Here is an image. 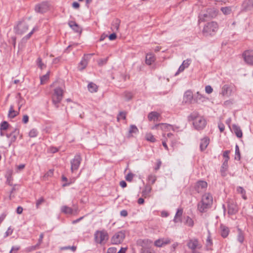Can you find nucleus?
<instances>
[{"label": "nucleus", "instance_id": "nucleus-1", "mask_svg": "<svg viewBox=\"0 0 253 253\" xmlns=\"http://www.w3.org/2000/svg\"><path fill=\"white\" fill-rule=\"evenodd\" d=\"M189 122L193 121V125L197 130L203 129L206 126V121L197 111H193L187 117Z\"/></svg>", "mask_w": 253, "mask_h": 253}, {"label": "nucleus", "instance_id": "nucleus-2", "mask_svg": "<svg viewBox=\"0 0 253 253\" xmlns=\"http://www.w3.org/2000/svg\"><path fill=\"white\" fill-rule=\"evenodd\" d=\"M212 196L210 193L205 194L202 197L201 202L198 205L199 211L203 212L206 211L212 203Z\"/></svg>", "mask_w": 253, "mask_h": 253}, {"label": "nucleus", "instance_id": "nucleus-3", "mask_svg": "<svg viewBox=\"0 0 253 253\" xmlns=\"http://www.w3.org/2000/svg\"><path fill=\"white\" fill-rule=\"evenodd\" d=\"M63 89L60 87H56L52 95V101L56 108H58L59 104L63 98Z\"/></svg>", "mask_w": 253, "mask_h": 253}, {"label": "nucleus", "instance_id": "nucleus-4", "mask_svg": "<svg viewBox=\"0 0 253 253\" xmlns=\"http://www.w3.org/2000/svg\"><path fill=\"white\" fill-rule=\"evenodd\" d=\"M109 238L108 234L105 230L96 231L94 233L95 242L99 244H105Z\"/></svg>", "mask_w": 253, "mask_h": 253}, {"label": "nucleus", "instance_id": "nucleus-5", "mask_svg": "<svg viewBox=\"0 0 253 253\" xmlns=\"http://www.w3.org/2000/svg\"><path fill=\"white\" fill-rule=\"evenodd\" d=\"M218 29L216 22L212 21L208 23L204 27L203 32L206 36L214 35Z\"/></svg>", "mask_w": 253, "mask_h": 253}, {"label": "nucleus", "instance_id": "nucleus-6", "mask_svg": "<svg viewBox=\"0 0 253 253\" xmlns=\"http://www.w3.org/2000/svg\"><path fill=\"white\" fill-rule=\"evenodd\" d=\"M126 237L124 231H120L116 233L111 238V242L112 244L118 245L122 243Z\"/></svg>", "mask_w": 253, "mask_h": 253}, {"label": "nucleus", "instance_id": "nucleus-7", "mask_svg": "<svg viewBox=\"0 0 253 253\" xmlns=\"http://www.w3.org/2000/svg\"><path fill=\"white\" fill-rule=\"evenodd\" d=\"M29 25L24 21H20L16 27H14L15 33L22 35L25 34L28 30Z\"/></svg>", "mask_w": 253, "mask_h": 253}, {"label": "nucleus", "instance_id": "nucleus-8", "mask_svg": "<svg viewBox=\"0 0 253 253\" xmlns=\"http://www.w3.org/2000/svg\"><path fill=\"white\" fill-rule=\"evenodd\" d=\"M82 158L79 154H77L73 159L71 161V170L72 172L77 170L81 164Z\"/></svg>", "mask_w": 253, "mask_h": 253}, {"label": "nucleus", "instance_id": "nucleus-9", "mask_svg": "<svg viewBox=\"0 0 253 253\" xmlns=\"http://www.w3.org/2000/svg\"><path fill=\"white\" fill-rule=\"evenodd\" d=\"M152 129L161 128L162 130L166 131L172 130H175V128L173 126L168 124H159L152 126L151 128Z\"/></svg>", "mask_w": 253, "mask_h": 253}, {"label": "nucleus", "instance_id": "nucleus-10", "mask_svg": "<svg viewBox=\"0 0 253 253\" xmlns=\"http://www.w3.org/2000/svg\"><path fill=\"white\" fill-rule=\"evenodd\" d=\"M93 54L84 55L82 60L80 62L78 66V69L80 71L84 70L87 66L88 64V60H89V57L92 55Z\"/></svg>", "mask_w": 253, "mask_h": 253}, {"label": "nucleus", "instance_id": "nucleus-11", "mask_svg": "<svg viewBox=\"0 0 253 253\" xmlns=\"http://www.w3.org/2000/svg\"><path fill=\"white\" fill-rule=\"evenodd\" d=\"M244 61L249 65H253V53L249 51H246L243 54Z\"/></svg>", "mask_w": 253, "mask_h": 253}, {"label": "nucleus", "instance_id": "nucleus-12", "mask_svg": "<svg viewBox=\"0 0 253 253\" xmlns=\"http://www.w3.org/2000/svg\"><path fill=\"white\" fill-rule=\"evenodd\" d=\"M19 129L15 128L14 130H12L10 133L6 134V137L10 139V143L9 144V145H10V144L14 142L16 140L18 135H19Z\"/></svg>", "mask_w": 253, "mask_h": 253}, {"label": "nucleus", "instance_id": "nucleus-13", "mask_svg": "<svg viewBox=\"0 0 253 253\" xmlns=\"http://www.w3.org/2000/svg\"><path fill=\"white\" fill-rule=\"evenodd\" d=\"M48 9V4L47 2H44L37 4L35 6V11L39 13L45 12Z\"/></svg>", "mask_w": 253, "mask_h": 253}, {"label": "nucleus", "instance_id": "nucleus-14", "mask_svg": "<svg viewBox=\"0 0 253 253\" xmlns=\"http://www.w3.org/2000/svg\"><path fill=\"white\" fill-rule=\"evenodd\" d=\"M207 183L205 181L200 180L198 181L195 186V190L198 192L205 191L207 187Z\"/></svg>", "mask_w": 253, "mask_h": 253}, {"label": "nucleus", "instance_id": "nucleus-15", "mask_svg": "<svg viewBox=\"0 0 253 253\" xmlns=\"http://www.w3.org/2000/svg\"><path fill=\"white\" fill-rule=\"evenodd\" d=\"M170 242V239L168 238H161L155 241L154 245L157 247H162L164 245L169 244Z\"/></svg>", "mask_w": 253, "mask_h": 253}, {"label": "nucleus", "instance_id": "nucleus-16", "mask_svg": "<svg viewBox=\"0 0 253 253\" xmlns=\"http://www.w3.org/2000/svg\"><path fill=\"white\" fill-rule=\"evenodd\" d=\"M194 101V96L190 90L186 91L183 96V102L185 103H191Z\"/></svg>", "mask_w": 253, "mask_h": 253}, {"label": "nucleus", "instance_id": "nucleus-17", "mask_svg": "<svg viewBox=\"0 0 253 253\" xmlns=\"http://www.w3.org/2000/svg\"><path fill=\"white\" fill-rule=\"evenodd\" d=\"M253 7V0H245L242 4V8L243 11L251 10Z\"/></svg>", "mask_w": 253, "mask_h": 253}, {"label": "nucleus", "instance_id": "nucleus-18", "mask_svg": "<svg viewBox=\"0 0 253 253\" xmlns=\"http://www.w3.org/2000/svg\"><path fill=\"white\" fill-rule=\"evenodd\" d=\"M211 19L210 16H209V12L207 10H204L202 11L199 15V21L204 22Z\"/></svg>", "mask_w": 253, "mask_h": 253}, {"label": "nucleus", "instance_id": "nucleus-19", "mask_svg": "<svg viewBox=\"0 0 253 253\" xmlns=\"http://www.w3.org/2000/svg\"><path fill=\"white\" fill-rule=\"evenodd\" d=\"M232 92V89L231 86L228 84L224 85L222 88L220 94L222 96H229L231 95Z\"/></svg>", "mask_w": 253, "mask_h": 253}, {"label": "nucleus", "instance_id": "nucleus-20", "mask_svg": "<svg viewBox=\"0 0 253 253\" xmlns=\"http://www.w3.org/2000/svg\"><path fill=\"white\" fill-rule=\"evenodd\" d=\"M229 214H234L238 211V207L233 202H229L228 205Z\"/></svg>", "mask_w": 253, "mask_h": 253}, {"label": "nucleus", "instance_id": "nucleus-21", "mask_svg": "<svg viewBox=\"0 0 253 253\" xmlns=\"http://www.w3.org/2000/svg\"><path fill=\"white\" fill-rule=\"evenodd\" d=\"M191 60L190 59H187L183 61L182 64L179 67L178 71L175 73V76L177 75L179 72H181L184 70L185 68L189 67L191 64Z\"/></svg>", "mask_w": 253, "mask_h": 253}, {"label": "nucleus", "instance_id": "nucleus-22", "mask_svg": "<svg viewBox=\"0 0 253 253\" xmlns=\"http://www.w3.org/2000/svg\"><path fill=\"white\" fill-rule=\"evenodd\" d=\"M210 142V139L208 137H205L201 140L200 149L202 151L205 150L208 146Z\"/></svg>", "mask_w": 253, "mask_h": 253}, {"label": "nucleus", "instance_id": "nucleus-23", "mask_svg": "<svg viewBox=\"0 0 253 253\" xmlns=\"http://www.w3.org/2000/svg\"><path fill=\"white\" fill-rule=\"evenodd\" d=\"M188 248L192 250H195L198 247V241L196 239L190 240L188 244Z\"/></svg>", "mask_w": 253, "mask_h": 253}, {"label": "nucleus", "instance_id": "nucleus-24", "mask_svg": "<svg viewBox=\"0 0 253 253\" xmlns=\"http://www.w3.org/2000/svg\"><path fill=\"white\" fill-rule=\"evenodd\" d=\"M38 30H39L38 27L35 26L30 32H29L26 36H25L22 39L21 42H24V43L26 42L27 41V40H29L31 38L32 35L33 34V33L34 32L38 31Z\"/></svg>", "mask_w": 253, "mask_h": 253}, {"label": "nucleus", "instance_id": "nucleus-25", "mask_svg": "<svg viewBox=\"0 0 253 253\" xmlns=\"http://www.w3.org/2000/svg\"><path fill=\"white\" fill-rule=\"evenodd\" d=\"M69 26L76 32L81 33L82 29L81 27L74 21H71L69 22Z\"/></svg>", "mask_w": 253, "mask_h": 253}, {"label": "nucleus", "instance_id": "nucleus-26", "mask_svg": "<svg viewBox=\"0 0 253 253\" xmlns=\"http://www.w3.org/2000/svg\"><path fill=\"white\" fill-rule=\"evenodd\" d=\"M155 59L156 58L154 55L152 53H148L146 55L145 62L148 65H150L153 63H154L155 61Z\"/></svg>", "mask_w": 253, "mask_h": 253}, {"label": "nucleus", "instance_id": "nucleus-27", "mask_svg": "<svg viewBox=\"0 0 253 253\" xmlns=\"http://www.w3.org/2000/svg\"><path fill=\"white\" fill-rule=\"evenodd\" d=\"M159 117L160 114L156 112H151L148 115V120L150 121H157Z\"/></svg>", "mask_w": 253, "mask_h": 253}, {"label": "nucleus", "instance_id": "nucleus-28", "mask_svg": "<svg viewBox=\"0 0 253 253\" xmlns=\"http://www.w3.org/2000/svg\"><path fill=\"white\" fill-rule=\"evenodd\" d=\"M207 10L209 12V16L211 18L216 17L218 14V10L214 7L208 8Z\"/></svg>", "mask_w": 253, "mask_h": 253}, {"label": "nucleus", "instance_id": "nucleus-29", "mask_svg": "<svg viewBox=\"0 0 253 253\" xmlns=\"http://www.w3.org/2000/svg\"><path fill=\"white\" fill-rule=\"evenodd\" d=\"M121 21L118 19H115L113 20L112 24V30L113 32H117L118 31L119 29L120 24Z\"/></svg>", "mask_w": 253, "mask_h": 253}, {"label": "nucleus", "instance_id": "nucleus-30", "mask_svg": "<svg viewBox=\"0 0 253 253\" xmlns=\"http://www.w3.org/2000/svg\"><path fill=\"white\" fill-rule=\"evenodd\" d=\"M232 129L234 132L235 133L236 135L239 137L241 138L242 137L243 133L242 131L239 126L236 125H233L232 126Z\"/></svg>", "mask_w": 253, "mask_h": 253}, {"label": "nucleus", "instance_id": "nucleus-31", "mask_svg": "<svg viewBox=\"0 0 253 253\" xmlns=\"http://www.w3.org/2000/svg\"><path fill=\"white\" fill-rule=\"evenodd\" d=\"M139 243L141 244L142 248L148 249L152 244V241L149 239L140 240Z\"/></svg>", "mask_w": 253, "mask_h": 253}, {"label": "nucleus", "instance_id": "nucleus-32", "mask_svg": "<svg viewBox=\"0 0 253 253\" xmlns=\"http://www.w3.org/2000/svg\"><path fill=\"white\" fill-rule=\"evenodd\" d=\"M205 97L203 95L197 92L194 96V101L196 103L203 102L205 100Z\"/></svg>", "mask_w": 253, "mask_h": 253}, {"label": "nucleus", "instance_id": "nucleus-33", "mask_svg": "<svg viewBox=\"0 0 253 253\" xmlns=\"http://www.w3.org/2000/svg\"><path fill=\"white\" fill-rule=\"evenodd\" d=\"M183 210L181 209H178L175 215L173 221L174 222H177L178 221H181V217L182 215Z\"/></svg>", "mask_w": 253, "mask_h": 253}, {"label": "nucleus", "instance_id": "nucleus-34", "mask_svg": "<svg viewBox=\"0 0 253 253\" xmlns=\"http://www.w3.org/2000/svg\"><path fill=\"white\" fill-rule=\"evenodd\" d=\"M88 89L90 92H95L97 90V86L93 83H90L87 85Z\"/></svg>", "mask_w": 253, "mask_h": 253}, {"label": "nucleus", "instance_id": "nucleus-35", "mask_svg": "<svg viewBox=\"0 0 253 253\" xmlns=\"http://www.w3.org/2000/svg\"><path fill=\"white\" fill-rule=\"evenodd\" d=\"M61 211L62 212L65 214H72L73 211L71 208L66 206H62L61 208Z\"/></svg>", "mask_w": 253, "mask_h": 253}, {"label": "nucleus", "instance_id": "nucleus-36", "mask_svg": "<svg viewBox=\"0 0 253 253\" xmlns=\"http://www.w3.org/2000/svg\"><path fill=\"white\" fill-rule=\"evenodd\" d=\"M229 233V229L224 226H221V235L223 238H226Z\"/></svg>", "mask_w": 253, "mask_h": 253}, {"label": "nucleus", "instance_id": "nucleus-37", "mask_svg": "<svg viewBox=\"0 0 253 253\" xmlns=\"http://www.w3.org/2000/svg\"><path fill=\"white\" fill-rule=\"evenodd\" d=\"M237 191L238 193H240L242 195V197L244 200L247 199V196L246 195V191L242 187H241V186L237 187Z\"/></svg>", "mask_w": 253, "mask_h": 253}, {"label": "nucleus", "instance_id": "nucleus-38", "mask_svg": "<svg viewBox=\"0 0 253 253\" xmlns=\"http://www.w3.org/2000/svg\"><path fill=\"white\" fill-rule=\"evenodd\" d=\"M220 10L224 15H229L232 11L231 7L230 6L222 7Z\"/></svg>", "mask_w": 253, "mask_h": 253}, {"label": "nucleus", "instance_id": "nucleus-39", "mask_svg": "<svg viewBox=\"0 0 253 253\" xmlns=\"http://www.w3.org/2000/svg\"><path fill=\"white\" fill-rule=\"evenodd\" d=\"M17 114L18 113L14 111L13 106L11 105L9 108L8 117L11 118H13L16 116Z\"/></svg>", "mask_w": 253, "mask_h": 253}, {"label": "nucleus", "instance_id": "nucleus-40", "mask_svg": "<svg viewBox=\"0 0 253 253\" xmlns=\"http://www.w3.org/2000/svg\"><path fill=\"white\" fill-rule=\"evenodd\" d=\"M238 235L237 237L238 241L240 243H242L244 240V236L241 229H238Z\"/></svg>", "mask_w": 253, "mask_h": 253}, {"label": "nucleus", "instance_id": "nucleus-41", "mask_svg": "<svg viewBox=\"0 0 253 253\" xmlns=\"http://www.w3.org/2000/svg\"><path fill=\"white\" fill-rule=\"evenodd\" d=\"M49 76V72H47L45 75L42 76L40 78L41 84H44L45 82L48 80Z\"/></svg>", "mask_w": 253, "mask_h": 253}, {"label": "nucleus", "instance_id": "nucleus-42", "mask_svg": "<svg viewBox=\"0 0 253 253\" xmlns=\"http://www.w3.org/2000/svg\"><path fill=\"white\" fill-rule=\"evenodd\" d=\"M185 224L190 227H192L194 225V221L190 217L187 216L186 218Z\"/></svg>", "mask_w": 253, "mask_h": 253}, {"label": "nucleus", "instance_id": "nucleus-43", "mask_svg": "<svg viewBox=\"0 0 253 253\" xmlns=\"http://www.w3.org/2000/svg\"><path fill=\"white\" fill-rule=\"evenodd\" d=\"M138 129L135 125H131L130 126V128L129 130V133L130 134L136 133L137 132H138Z\"/></svg>", "mask_w": 253, "mask_h": 253}, {"label": "nucleus", "instance_id": "nucleus-44", "mask_svg": "<svg viewBox=\"0 0 253 253\" xmlns=\"http://www.w3.org/2000/svg\"><path fill=\"white\" fill-rule=\"evenodd\" d=\"M38 133V132L37 130L35 128H33L30 131L29 133V136L30 137H35L37 136Z\"/></svg>", "mask_w": 253, "mask_h": 253}, {"label": "nucleus", "instance_id": "nucleus-45", "mask_svg": "<svg viewBox=\"0 0 253 253\" xmlns=\"http://www.w3.org/2000/svg\"><path fill=\"white\" fill-rule=\"evenodd\" d=\"M8 126H9V125L7 122H6V121L2 122L0 124V130L2 131L3 130L7 129L8 127Z\"/></svg>", "mask_w": 253, "mask_h": 253}, {"label": "nucleus", "instance_id": "nucleus-46", "mask_svg": "<svg viewBox=\"0 0 253 253\" xmlns=\"http://www.w3.org/2000/svg\"><path fill=\"white\" fill-rule=\"evenodd\" d=\"M37 64L38 67L40 68L41 69H43L45 67V65L43 63H42V59L40 57L37 59Z\"/></svg>", "mask_w": 253, "mask_h": 253}, {"label": "nucleus", "instance_id": "nucleus-47", "mask_svg": "<svg viewBox=\"0 0 253 253\" xmlns=\"http://www.w3.org/2000/svg\"><path fill=\"white\" fill-rule=\"evenodd\" d=\"M228 161H227V160H225L223 163L221 168V172H224L226 170L228 167Z\"/></svg>", "mask_w": 253, "mask_h": 253}, {"label": "nucleus", "instance_id": "nucleus-48", "mask_svg": "<svg viewBox=\"0 0 253 253\" xmlns=\"http://www.w3.org/2000/svg\"><path fill=\"white\" fill-rule=\"evenodd\" d=\"M77 247L76 246H65L60 248L61 250H71L72 252H75L76 250Z\"/></svg>", "mask_w": 253, "mask_h": 253}, {"label": "nucleus", "instance_id": "nucleus-49", "mask_svg": "<svg viewBox=\"0 0 253 253\" xmlns=\"http://www.w3.org/2000/svg\"><path fill=\"white\" fill-rule=\"evenodd\" d=\"M146 138L148 141L154 142L156 141L154 136L151 133H148L146 135Z\"/></svg>", "mask_w": 253, "mask_h": 253}, {"label": "nucleus", "instance_id": "nucleus-50", "mask_svg": "<svg viewBox=\"0 0 253 253\" xmlns=\"http://www.w3.org/2000/svg\"><path fill=\"white\" fill-rule=\"evenodd\" d=\"M108 57L105 58H101L98 60V64L99 66H103L106 64L108 61Z\"/></svg>", "mask_w": 253, "mask_h": 253}, {"label": "nucleus", "instance_id": "nucleus-51", "mask_svg": "<svg viewBox=\"0 0 253 253\" xmlns=\"http://www.w3.org/2000/svg\"><path fill=\"white\" fill-rule=\"evenodd\" d=\"M148 180L152 184H154L156 180V177L154 175H149L148 177Z\"/></svg>", "mask_w": 253, "mask_h": 253}, {"label": "nucleus", "instance_id": "nucleus-52", "mask_svg": "<svg viewBox=\"0 0 253 253\" xmlns=\"http://www.w3.org/2000/svg\"><path fill=\"white\" fill-rule=\"evenodd\" d=\"M18 96H19L18 99V105H19V109L24 105L25 103L24 100L21 97L20 94L18 93Z\"/></svg>", "mask_w": 253, "mask_h": 253}, {"label": "nucleus", "instance_id": "nucleus-53", "mask_svg": "<svg viewBox=\"0 0 253 253\" xmlns=\"http://www.w3.org/2000/svg\"><path fill=\"white\" fill-rule=\"evenodd\" d=\"M126 114L124 112H121L117 117L118 121H119L120 119H126Z\"/></svg>", "mask_w": 253, "mask_h": 253}, {"label": "nucleus", "instance_id": "nucleus-54", "mask_svg": "<svg viewBox=\"0 0 253 253\" xmlns=\"http://www.w3.org/2000/svg\"><path fill=\"white\" fill-rule=\"evenodd\" d=\"M44 202V199L43 197H41L40 199L37 200L36 202V207L39 208L40 206L42 205Z\"/></svg>", "mask_w": 253, "mask_h": 253}, {"label": "nucleus", "instance_id": "nucleus-55", "mask_svg": "<svg viewBox=\"0 0 253 253\" xmlns=\"http://www.w3.org/2000/svg\"><path fill=\"white\" fill-rule=\"evenodd\" d=\"M13 232V229H11V227H8L7 231L5 232L4 235V238H6L8 237V236L12 234Z\"/></svg>", "mask_w": 253, "mask_h": 253}, {"label": "nucleus", "instance_id": "nucleus-56", "mask_svg": "<svg viewBox=\"0 0 253 253\" xmlns=\"http://www.w3.org/2000/svg\"><path fill=\"white\" fill-rule=\"evenodd\" d=\"M39 244H37L35 246H32L28 247L26 249V250L28 252H31V251L36 250L37 249H38L39 248Z\"/></svg>", "mask_w": 253, "mask_h": 253}, {"label": "nucleus", "instance_id": "nucleus-57", "mask_svg": "<svg viewBox=\"0 0 253 253\" xmlns=\"http://www.w3.org/2000/svg\"><path fill=\"white\" fill-rule=\"evenodd\" d=\"M20 249V246H13L11 248V249L9 252V253H16Z\"/></svg>", "mask_w": 253, "mask_h": 253}, {"label": "nucleus", "instance_id": "nucleus-58", "mask_svg": "<svg viewBox=\"0 0 253 253\" xmlns=\"http://www.w3.org/2000/svg\"><path fill=\"white\" fill-rule=\"evenodd\" d=\"M125 97L127 100L131 99L132 97V95L130 92H125L124 93Z\"/></svg>", "mask_w": 253, "mask_h": 253}, {"label": "nucleus", "instance_id": "nucleus-59", "mask_svg": "<svg viewBox=\"0 0 253 253\" xmlns=\"http://www.w3.org/2000/svg\"><path fill=\"white\" fill-rule=\"evenodd\" d=\"M213 91V89L211 85H207L205 87V91L208 94L211 93Z\"/></svg>", "mask_w": 253, "mask_h": 253}, {"label": "nucleus", "instance_id": "nucleus-60", "mask_svg": "<svg viewBox=\"0 0 253 253\" xmlns=\"http://www.w3.org/2000/svg\"><path fill=\"white\" fill-rule=\"evenodd\" d=\"M134 176V174L131 173H128L126 176V179L128 181H131Z\"/></svg>", "mask_w": 253, "mask_h": 253}, {"label": "nucleus", "instance_id": "nucleus-61", "mask_svg": "<svg viewBox=\"0 0 253 253\" xmlns=\"http://www.w3.org/2000/svg\"><path fill=\"white\" fill-rule=\"evenodd\" d=\"M235 155L236 156H238V160L240 159V154L239 151V148L237 145H236L235 147Z\"/></svg>", "mask_w": 253, "mask_h": 253}, {"label": "nucleus", "instance_id": "nucleus-62", "mask_svg": "<svg viewBox=\"0 0 253 253\" xmlns=\"http://www.w3.org/2000/svg\"><path fill=\"white\" fill-rule=\"evenodd\" d=\"M141 253H154V252L149 249L142 248Z\"/></svg>", "mask_w": 253, "mask_h": 253}, {"label": "nucleus", "instance_id": "nucleus-63", "mask_svg": "<svg viewBox=\"0 0 253 253\" xmlns=\"http://www.w3.org/2000/svg\"><path fill=\"white\" fill-rule=\"evenodd\" d=\"M233 103V100L229 99V100L225 101L224 102V105H225L226 106H229L231 105V104H232Z\"/></svg>", "mask_w": 253, "mask_h": 253}, {"label": "nucleus", "instance_id": "nucleus-64", "mask_svg": "<svg viewBox=\"0 0 253 253\" xmlns=\"http://www.w3.org/2000/svg\"><path fill=\"white\" fill-rule=\"evenodd\" d=\"M117 249L115 248H110L108 249L106 253H116Z\"/></svg>", "mask_w": 253, "mask_h": 253}]
</instances>
